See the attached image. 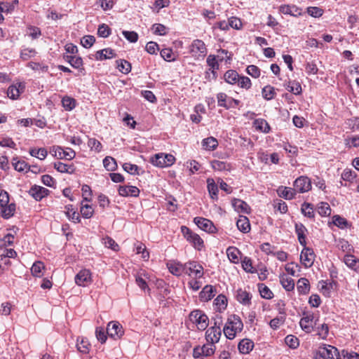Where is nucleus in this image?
Returning a JSON list of instances; mask_svg holds the SVG:
<instances>
[{
    "mask_svg": "<svg viewBox=\"0 0 359 359\" xmlns=\"http://www.w3.org/2000/svg\"><path fill=\"white\" fill-rule=\"evenodd\" d=\"M243 324L241 318L236 315H231L225 324L223 332L227 339H233L236 333L241 332Z\"/></svg>",
    "mask_w": 359,
    "mask_h": 359,
    "instance_id": "nucleus-1",
    "label": "nucleus"
},
{
    "mask_svg": "<svg viewBox=\"0 0 359 359\" xmlns=\"http://www.w3.org/2000/svg\"><path fill=\"white\" fill-rule=\"evenodd\" d=\"M212 320H214V325L207 330L205 336L207 341L214 344L219 341L221 337L222 319L220 315L216 314Z\"/></svg>",
    "mask_w": 359,
    "mask_h": 359,
    "instance_id": "nucleus-2",
    "label": "nucleus"
},
{
    "mask_svg": "<svg viewBox=\"0 0 359 359\" xmlns=\"http://www.w3.org/2000/svg\"><path fill=\"white\" fill-rule=\"evenodd\" d=\"M175 158L173 155L165 153H158L151 157L150 162L158 168L170 167L174 164Z\"/></svg>",
    "mask_w": 359,
    "mask_h": 359,
    "instance_id": "nucleus-3",
    "label": "nucleus"
},
{
    "mask_svg": "<svg viewBox=\"0 0 359 359\" xmlns=\"http://www.w3.org/2000/svg\"><path fill=\"white\" fill-rule=\"evenodd\" d=\"M339 352L331 345L324 344L318 347L315 359H339Z\"/></svg>",
    "mask_w": 359,
    "mask_h": 359,
    "instance_id": "nucleus-4",
    "label": "nucleus"
},
{
    "mask_svg": "<svg viewBox=\"0 0 359 359\" xmlns=\"http://www.w3.org/2000/svg\"><path fill=\"white\" fill-rule=\"evenodd\" d=\"M189 320L199 330H205L208 325V316L200 310H194L189 314Z\"/></svg>",
    "mask_w": 359,
    "mask_h": 359,
    "instance_id": "nucleus-5",
    "label": "nucleus"
},
{
    "mask_svg": "<svg viewBox=\"0 0 359 359\" xmlns=\"http://www.w3.org/2000/svg\"><path fill=\"white\" fill-rule=\"evenodd\" d=\"M181 231L186 239L191 243L194 247L200 250L203 247V241L196 233H193L188 227L182 226Z\"/></svg>",
    "mask_w": 359,
    "mask_h": 359,
    "instance_id": "nucleus-6",
    "label": "nucleus"
},
{
    "mask_svg": "<svg viewBox=\"0 0 359 359\" xmlns=\"http://www.w3.org/2000/svg\"><path fill=\"white\" fill-rule=\"evenodd\" d=\"M185 273L189 276H194V278H201L203 276V267L197 262L191 261L184 264Z\"/></svg>",
    "mask_w": 359,
    "mask_h": 359,
    "instance_id": "nucleus-7",
    "label": "nucleus"
},
{
    "mask_svg": "<svg viewBox=\"0 0 359 359\" xmlns=\"http://www.w3.org/2000/svg\"><path fill=\"white\" fill-rule=\"evenodd\" d=\"M107 334L109 337L117 340L124 334V330L119 322L111 321L107 325Z\"/></svg>",
    "mask_w": 359,
    "mask_h": 359,
    "instance_id": "nucleus-8",
    "label": "nucleus"
},
{
    "mask_svg": "<svg viewBox=\"0 0 359 359\" xmlns=\"http://www.w3.org/2000/svg\"><path fill=\"white\" fill-rule=\"evenodd\" d=\"M215 345L209 342L202 346L196 347L194 349L193 355L195 358L200 357H210L215 353Z\"/></svg>",
    "mask_w": 359,
    "mask_h": 359,
    "instance_id": "nucleus-9",
    "label": "nucleus"
},
{
    "mask_svg": "<svg viewBox=\"0 0 359 359\" xmlns=\"http://www.w3.org/2000/svg\"><path fill=\"white\" fill-rule=\"evenodd\" d=\"M304 247L300 255L301 262L306 268H309L313 264L316 255L311 248Z\"/></svg>",
    "mask_w": 359,
    "mask_h": 359,
    "instance_id": "nucleus-10",
    "label": "nucleus"
},
{
    "mask_svg": "<svg viewBox=\"0 0 359 359\" xmlns=\"http://www.w3.org/2000/svg\"><path fill=\"white\" fill-rule=\"evenodd\" d=\"M311 183L307 177L301 176L294 182V189L295 192H307L311 189Z\"/></svg>",
    "mask_w": 359,
    "mask_h": 359,
    "instance_id": "nucleus-11",
    "label": "nucleus"
},
{
    "mask_svg": "<svg viewBox=\"0 0 359 359\" xmlns=\"http://www.w3.org/2000/svg\"><path fill=\"white\" fill-rule=\"evenodd\" d=\"M191 52L196 57H204L207 53V48L205 43L199 39L194 40L191 46Z\"/></svg>",
    "mask_w": 359,
    "mask_h": 359,
    "instance_id": "nucleus-12",
    "label": "nucleus"
},
{
    "mask_svg": "<svg viewBox=\"0 0 359 359\" xmlns=\"http://www.w3.org/2000/svg\"><path fill=\"white\" fill-rule=\"evenodd\" d=\"M313 320L314 316L312 313H304V317H302L299 322V325L301 328L305 331L306 333H310L313 330Z\"/></svg>",
    "mask_w": 359,
    "mask_h": 359,
    "instance_id": "nucleus-13",
    "label": "nucleus"
},
{
    "mask_svg": "<svg viewBox=\"0 0 359 359\" xmlns=\"http://www.w3.org/2000/svg\"><path fill=\"white\" fill-rule=\"evenodd\" d=\"M194 223L198 226V228L208 233H214L216 230L213 223L203 217H197L194 219Z\"/></svg>",
    "mask_w": 359,
    "mask_h": 359,
    "instance_id": "nucleus-14",
    "label": "nucleus"
},
{
    "mask_svg": "<svg viewBox=\"0 0 359 359\" xmlns=\"http://www.w3.org/2000/svg\"><path fill=\"white\" fill-rule=\"evenodd\" d=\"M25 88V84L24 83L18 82L8 87L7 95L11 99L16 100L19 97L20 95L24 92Z\"/></svg>",
    "mask_w": 359,
    "mask_h": 359,
    "instance_id": "nucleus-15",
    "label": "nucleus"
},
{
    "mask_svg": "<svg viewBox=\"0 0 359 359\" xmlns=\"http://www.w3.org/2000/svg\"><path fill=\"white\" fill-rule=\"evenodd\" d=\"M50 191L41 186L34 185L29 191V194L36 200L41 201L44 197L47 196Z\"/></svg>",
    "mask_w": 359,
    "mask_h": 359,
    "instance_id": "nucleus-16",
    "label": "nucleus"
},
{
    "mask_svg": "<svg viewBox=\"0 0 359 359\" xmlns=\"http://www.w3.org/2000/svg\"><path fill=\"white\" fill-rule=\"evenodd\" d=\"M90 280L91 273L88 269L81 270L75 276V283L79 286H85Z\"/></svg>",
    "mask_w": 359,
    "mask_h": 359,
    "instance_id": "nucleus-17",
    "label": "nucleus"
},
{
    "mask_svg": "<svg viewBox=\"0 0 359 359\" xmlns=\"http://www.w3.org/2000/svg\"><path fill=\"white\" fill-rule=\"evenodd\" d=\"M216 294V290L212 285H205L201 292L199 293V299L201 302H208Z\"/></svg>",
    "mask_w": 359,
    "mask_h": 359,
    "instance_id": "nucleus-18",
    "label": "nucleus"
},
{
    "mask_svg": "<svg viewBox=\"0 0 359 359\" xmlns=\"http://www.w3.org/2000/svg\"><path fill=\"white\" fill-rule=\"evenodd\" d=\"M118 194L121 196H134L136 197L140 194V190L134 186H120L118 188Z\"/></svg>",
    "mask_w": 359,
    "mask_h": 359,
    "instance_id": "nucleus-19",
    "label": "nucleus"
},
{
    "mask_svg": "<svg viewBox=\"0 0 359 359\" xmlns=\"http://www.w3.org/2000/svg\"><path fill=\"white\" fill-rule=\"evenodd\" d=\"M57 150L58 151V154H54V156L60 159L65 158L67 160H72L76 155L75 151L70 148H66V149H64L61 147H57Z\"/></svg>",
    "mask_w": 359,
    "mask_h": 359,
    "instance_id": "nucleus-20",
    "label": "nucleus"
},
{
    "mask_svg": "<svg viewBox=\"0 0 359 359\" xmlns=\"http://www.w3.org/2000/svg\"><path fill=\"white\" fill-rule=\"evenodd\" d=\"M232 205L233 206L235 210H236L238 212L245 214H248L250 212V208L249 205L241 199H233L232 201Z\"/></svg>",
    "mask_w": 359,
    "mask_h": 359,
    "instance_id": "nucleus-21",
    "label": "nucleus"
},
{
    "mask_svg": "<svg viewBox=\"0 0 359 359\" xmlns=\"http://www.w3.org/2000/svg\"><path fill=\"white\" fill-rule=\"evenodd\" d=\"M278 194L280 197L284 198L286 200H291L292 199L296 192L294 189V188L290 187H280L277 190Z\"/></svg>",
    "mask_w": 359,
    "mask_h": 359,
    "instance_id": "nucleus-22",
    "label": "nucleus"
},
{
    "mask_svg": "<svg viewBox=\"0 0 359 359\" xmlns=\"http://www.w3.org/2000/svg\"><path fill=\"white\" fill-rule=\"evenodd\" d=\"M63 57L74 68L79 69L83 65V60L81 57L67 54L64 55Z\"/></svg>",
    "mask_w": 359,
    "mask_h": 359,
    "instance_id": "nucleus-23",
    "label": "nucleus"
},
{
    "mask_svg": "<svg viewBox=\"0 0 359 359\" xmlns=\"http://www.w3.org/2000/svg\"><path fill=\"white\" fill-rule=\"evenodd\" d=\"M346 265L350 269L358 271L359 270V259L352 255H346L344 258Z\"/></svg>",
    "mask_w": 359,
    "mask_h": 359,
    "instance_id": "nucleus-24",
    "label": "nucleus"
},
{
    "mask_svg": "<svg viewBox=\"0 0 359 359\" xmlns=\"http://www.w3.org/2000/svg\"><path fill=\"white\" fill-rule=\"evenodd\" d=\"M280 11L285 15L297 16L301 15V10L296 6L282 5Z\"/></svg>",
    "mask_w": 359,
    "mask_h": 359,
    "instance_id": "nucleus-25",
    "label": "nucleus"
},
{
    "mask_svg": "<svg viewBox=\"0 0 359 359\" xmlns=\"http://www.w3.org/2000/svg\"><path fill=\"white\" fill-rule=\"evenodd\" d=\"M307 231L306 227L301 223L295 224V232L297 235L299 243L305 246L306 245L305 232Z\"/></svg>",
    "mask_w": 359,
    "mask_h": 359,
    "instance_id": "nucleus-26",
    "label": "nucleus"
},
{
    "mask_svg": "<svg viewBox=\"0 0 359 359\" xmlns=\"http://www.w3.org/2000/svg\"><path fill=\"white\" fill-rule=\"evenodd\" d=\"M254 343L248 339H242L238 344V350L243 354H247L252 350Z\"/></svg>",
    "mask_w": 359,
    "mask_h": 359,
    "instance_id": "nucleus-27",
    "label": "nucleus"
},
{
    "mask_svg": "<svg viewBox=\"0 0 359 359\" xmlns=\"http://www.w3.org/2000/svg\"><path fill=\"white\" fill-rule=\"evenodd\" d=\"M116 55L114 50L111 48H104L97 51L95 58L97 60H103L114 57Z\"/></svg>",
    "mask_w": 359,
    "mask_h": 359,
    "instance_id": "nucleus-28",
    "label": "nucleus"
},
{
    "mask_svg": "<svg viewBox=\"0 0 359 359\" xmlns=\"http://www.w3.org/2000/svg\"><path fill=\"white\" fill-rule=\"evenodd\" d=\"M238 229L243 232L247 233L250 229V224L249 219L247 217L241 215L236 222Z\"/></svg>",
    "mask_w": 359,
    "mask_h": 359,
    "instance_id": "nucleus-29",
    "label": "nucleus"
},
{
    "mask_svg": "<svg viewBox=\"0 0 359 359\" xmlns=\"http://www.w3.org/2000/svg\"><path fill=\"white\" fill-rule=\"evenodd\" d=\"M253 126L257 130L268 133L270 131V126L268 122L263 118L255 119L253 122Z\"/></svg>",
    "mask_w": 359,
    "mask_h": 359,
    "instance_id": "nucleus-30",
    "label": "nucleus"
},
{
    "mask_svg": "<svg viewBox=\"0 0 359 359\" xmlns=\"http://www.w3.org/2000/svg\"><path fill=\"white\" fill-rule=\"evenodd\" d=\"M217 146L218 142L217 139L213 137L205 138L202 141V147L205 150L213 151L217 147Z\"/></svg>",
    "mask_w": 359,
    "mask_h": 359,
    "instance_id": "nucleus-31",
    "label": "nucleus"
},
{
    "mask_svg": "<svg viewBox=\"0 0 359 359\" xmlns=\"http://www.w3.org/2000/svg\"><path fill=\"white\" fill-rule=\"evenodd\" d=\"M251 295L249 292L241 289L238 290L236 294L237 300L243 305H250L251 300Z\"/></svg>",
    "mask_w": 359,
    "mask_h": 359,
    "instance_id": "nucleus-32",
    "label": "nucleus"
},
{
    "mask_svg": "<svg viewBox=\"0 0 359 359\" xmlns=\"http://www.w3.org/2000/svg\"><path fill=\"white\" fill-rule=\"evenodd\" d=\"M44 270H45L44 264L40 261L35 262L31 268L32 274L34 276L38 277V278H41L43 276Z\"/></svg>",
    "mask_w": 359,
    "mask_h": 359,
    "instance_id": "nucleus-33",
    "label": "nucleus"
},
{
    "mask_svg": "<svg viewBox=\"0 0 359 359\" xmlns=\"http://www.w3.org/2000/svg\"><path fill=\"white\" fill-rule=\"evenodd\" d=\"M15 212V204L11 203L1 207V215L4 219L12 217Z\"/></svg>",
    "mask_w": 359,
    "mask_h": 359,
    "instance_id": "nucleus-34",
    "label": "nucleus"
},
{
    "mask_svg": "<svg viewBox=\"0 0 359 359\" xmlns=\"http://www.w3.org/2000/svg\"><path fill=\"white\" fill-rule=\"evenodd\" d=\"M280 281L283 287L287 291H292L294 288V280L288 277L286 275H283L280 277Z\"/></svg>",
    "mask_w": 359,
    "mask_h": 359,
    "instance_id": "nucleus-35",
    "label": "nucleus"
},
{
    "mask_svg": "<svg viewBox=\"0 0 359 359\" xmlns=\"http://www.w3.org/2000/svg\"><path fill=\"white\" fill-rule=\"evenodd\" d=\"M214 305L215 306V309L219 312L224 310L227 306L226 297L223 294L218 295L214 300Z\"/></svg>",
    "mask_w": 359,
    "mask_h": 359,
    "instance_id": "nucleus-36",
    "label": "nucleus"
},
{
    "mask_svg": "<svg viewBox=\"0 0 359 359\" xmlns=\"http://www.w3.org/2000/svg\"><path fill=\"white\" fill-rule=\"evenodd\" d=\"M310 290L309 280L305 278H302L297 281V290L299 293L306 294Z\"/></svg>",
    "mask_w": 359,
    "mask_h": 359,
    "instance_id": "nucleus-37",
    "label": "nucleus"
},
{
    "mask_svg": "<svg viewBox=\"0 0 359 359\" xmlns=\"http://www.w3.org/2000/svg\"><path fill=\"white\" fill-rule=\"evenodd\" d=\"M226 254L229 259L233 263H238L239 261L238 255L240 251L235 247H229L226 249Z\"/></svg>",
    "mask_w": 359,
    "mask_h": 359,
    "instance_id": "nucleus-38",
    "label": "nucleus"
},
{
    "mask_svg": "<svg viewBox=\"0 0 359 359\" xmlns=\"http://www.w3.org/2000/svg\"><path fill=\"white\" fill-rule=\"evenodd\" d=\"M208 190L212 199H217L218 187L213 179H208Z\"/></svg>",
    "mask_w": 359,
    "mask_h": 359,
    "instance_id": "nucleus-39",
    "label": "nucleus"
},
{
    "mask_svg": "<svg viewBox=\"0 0 359 359\" xmlns=\"http://www.w3.org/2000/svg\"><path fill=\"white\" fill-rule=\"evenodd\" d=\"M239 75L235 70H228L224 74V80L230 84H236L238 81Z\"/></svg>",
    "mask_w": 359,
    "mask_h": 359,
    "instance_id": "nucleus-40",
    "label": "nucleus"
},
{
    "mask_svg": "<svg viewBox=\"0 0 359 359\" xmlns=\"http://www.w3.org/2000/svg\"><path fill=\"white\" fill-rule=\"evenodd\" d=\"M211 166L212 169L215 170L222 171V170H229L231 168V165L229 163H226L224 161H220L218 160H214L211 162Z\"/></svg>",
    "mask_w": 359,
    "mask_h": 359,
    "instance_id": "nucleus-41",
    "label": "nucleus"
},
{
    "mask_svg": "<svg viewBox=\"0 0 359 359\" xmlns=\"http://www.w3.org/2000/svg\"><path fill=\"white\" fill-rule=\"evenodd\" d=\"M168 269L170 272L175 276H179L182 273H185V268L184 267V264L180 263L170 264L168 266Z\"/></svg>",
    "mask_w": 359,
    "mask_h": 359,
    "instance_id": "nucleus-42",
    "label": "nucleus"
},
{
    "mask_svg": "<svg viewBox=\"0 0 359 359\" xmlns=\"http://www.w3.org/2000/svg\"><path fill=\"white\" fill-rule=\"evenodd\" d=\"M117 67L118 70L123 74H128L131 70V65L129 62L125 60H117Z\"/></svg>",
    "mask_w": 359,
    "mask_h": 359,
    "instance_id": "nucleus-43",
    "label": "nucleus"
},
{
    "mask_svg": "<svg viewBox=\"0 0 359 359\" xmlns=\"http://www.w3.org/2000/svg\"><path fill=\"white\" fill-rule=\"evenodd\" d=\"M259 291L262 297L271 299L273 297V294L271 290L266 286L264 284H259L258 285Z\"/></svg>",
    "mask_w": 359,
    "mask_h": 359,
    "instance_id": "nucleus-44",
    "label": "nucleus"
},
{
    "mask_svg": "<svg viewBox=\"0 0 359 359\" xmlns=\"http://www.w3.org/2000/svg\"><path fill=\"white\" fill-rule=\"evenodd\" d=\"M29 154L32 156L38 158L40 160H43L47 156L48 152L44 148H33L29 150Z\"/></svg>",
    "mask_w": 359,
    "mask_h": 359,
    "instance_id": "nucleus-45",
    "label": "nucleus"
},
{
    "mask_svg": "<svg viewBox=\"0 0 359 359\" xmlns=\"http://www.w3.org/2000/svg\"><path fill=\"white\" fill-rule=\"evenodd\" d=\"M54 168L56 169L58 172L62 173H72L74 172V168L72 166H69L67 164L63 163L62 162L55 163Z\"/></svg>",
    "mask_w": 359,
    "mask_h": 359,
    "instance_id": "nucleus-46",
    "label": "nucleus"
},
{
    "mask_svg": "<svg viewBox=\"0 0 359 359\" xmlns=\"http://www.w3.org/2000/svg\"><path fill=\"white\" fill-rule=\"evenodd\" d=\"M103 165L108 171H114L117 167L115 159L111 156H107L104 158Z\"/></svg>",
    "mask_w": 359,
    "mask_h": 359,
    "instance_id": "nucleus-47",
    "label": "nucleus"
},
{
    "mask_svg": "<svg viewBox=\"0 0 359 359\" xmlns=\"http://www.w3.org/2000/svg\"><path fill=\"white\" fill-rule=\"evenodd\" d=\"M287 90L294 95H299L302 93V86L298 81H289L287 86Z\"/></svg>",
    "mask_w": 359,
    "mask_h": 359,
    "instance_id": "nucleus-48",
    "label": "nucleus"
},
{
    "mask_svg": "<svg viewBox=\"0 0 359 359\" xmlns=\"http://www.w3.org/2000/svg\"><path fill=\"white\" fill-rule=\"evenodd\" d=\"M62 104L66 110L71 111L76 107V100L72 97L66 96L62 99Z\"/></svg>",
    "mask_w": 359,
    "mask_h": 359,
    "instance_id": "nucleus-49",
    "label": "nucleus"
},
{
    "mask_svg": "<svg viewBox=\"0 0 359 359\" xmlns=\"http://www.w3.org/2000/svg\"><path fill=\"white\" fill-rule=\"evenodd\" d=\"M242 267L243 270H245L248 273H255L256 270L252 266V260L248 257H245L241 262Z\"/></svg>",
    "mask_w": 359,
    "mask_h": 359,
    "instance_id": "nucleus-50",
    "label": "nucleus"
},
{
    "mask_svg": "<svg viewBox=\"0 0 359 359\" xmlns=\"http://www.w3.org/2000/svg\"><path fill=\"white\" fill-rule=\"evenodd\" d=\"M332 223L340 229H345L348 226L347 220L340 217L339 215H334L332 217Z\"/></svg>",
    "mask_w": 359,
    "mask_h": 359,
    "instance_id": "nucleus-51",
    "label": "nucleus"
},
{
    "mask_svg": "<svg viewBox=\"0 0 359 359\" xmlns=\"http://www.w3.org/2000/svg\"><path fill=\"white\" fill-rule=\"evenodd\" d=\"M12 164L14 167V169L19 172H22L27 169L28 165L24 161H18V158H13L12 161Z\"/></svg>",
    "mask_w": 359,
    "mask_h": 359,
    "instance_id": "nucleus-52",
    "label": "nucleus"
},
{
    "mask_svg": "<svg viewBox=\"0 0 359 359\" xmlns=\"http://www.w3.org/2000/svg\"><path fill=\"white\" fill-rule=\"evenodd\" d=\"M301 210L304 216L309 218H313L314 217L313 208L311 204L304 203L302 205Z\"/></svg>",
    "mask_w": 359,
    "mask_h": 359,
    "instance_id": "nucleus-53",
    "label": "nucleus"
},
{
    "mask_svg": "<svg viewBox=\"0 0 359 359\" xmlns=\"http://www.w3.org/2000/svg\"><path fill=\"white\" fill-rule=\"evenodd\" d=\"M356 177V174L355 171L351 170V169H345L343 172L341 173V178L344 181L348 182H353L355 178Z\"/></svg>",
    "mask_w": 359,
    "mask_h": 359,
    "instance_id": "nucleus-54",
    "label": "nucleus"
},
{
    "mask_svg": "<svg viewBox=\"0 0 359 359\" xmlns=\"http://www.w3.org/2000/svg\"><path fill=\"white\" fill-rule=\"evenodd\" d=\"M275 94L274 88L271 86H266L262 89V96L267 100H270L273 98Z\"/></svg>",
    "mask_w": 359,
    "mask_h": 359,
    "instance_id": "nucleus-55",
    "label": "nucleus"
},
{
    "mask_svg": "<svg viewBox=\"0 0 359 359\" xmlns=\"http://www.w3.org/2000/svg\"><path fill=\"white\" fill-rule=\"evenodd\" d=\"M103 244L105 247L110 248L114 251H118L119 249L118 245L111 238L107 236L103 239Z\"/></svg>",
    "mask_w": 359,
    "mask_h": 359,
    "instance_id": "nucleus-56",
    "label": "nucleus"
},
{
    "mask_svg": "<svg viewBox=\"0 0 359 359\" xmlns=\"http://www.w3.org/2000/svg\"><path fill=\"white\" fill-rule=\"evenodd\" d=\"M89 343L86 339L81 338V341L76 344L77 349L81 353H87L89 350Z\"/></svg>",
    "mask_w": 359,
    "mask_h": 359,
    "instance_id": "nucleus-57",
    "label": "nucleus"
},
{
    "mask_svg": "<svg viewBox=\"0 0 359 359\" xmlns=\"http://www.w3.org/2000/svg\"><path fill=\"white\" fill-rule=\"evenodd\" d=\"M285 341L292 348H295L299 346V339L294 335H287L285 339Z\"/></svg>",
    "mask_w": 359,
    "mask_h": 359,
    "instance_id": "nucleus-58",
    "label": "nucleus"
},
{
    "mask_svg": "<svg viewBox=\"0 0 359 359\" xmlns=\"http://www.w3.org/2000/svg\"><path fill=\"white\" fill-rule=\"evenodd\" d=\"M94 210L93 208L88 205H82L81 208V213L85 218H90L93 215Z\"/></svg>",
    "mask_w": 359,
    "mask_h": 359,
    "instance_id": "nucleus-59",
    "label": "nucleus"
},
{
    "mask_svg": "<svg viewBox=\"0 0 359 359\" xmlns=\"http://www.w3.org/2000/svg\"><path fill=\"white\" fill-rule=\"evenodd\" d=\"M36 52L34 49L32 48H25L20 53V57L23 60H27L31 57L35 56Z\"/></svg>",
    "mask_w": 359,
    "mask_h": 359,
    "instance_id": "nucleus-60",
    "label": "nucleus"
},
{
    "mask_svg": "<svg viewBox=\"0 0 359 359\" xmlns=\"http://www.w3.org/2000/svg\"><path fill=\"white\" fill-rule=\"evenodd\" d=\"M95 4L104 11H108L112 8L114 2L112 0H97Z\"/></svg>",
    "mask_w": 359,
    "mask_h": 359,
    "instance_id": "nucleus-61",
    "label": "nucleus"
},
{
    "mask_svg": "<svg viewBox=\"0 0 359 359\" xmlns=\"http://www.w3.org/2000/svg\"><path fill=\"white\" fill-rule=\"evenodd\" d=\"M97 34L101 37L107 38L110 35L111 29L108 27V25L105 24H102L98 27Z\"/></svg>",
    "mask_w": 359,
    "mask_h": 359,
    "instance_id": "nucleus-62",
    "label": "nucleus"
},
{
    "mask_svg": "<svg viewBox=\"0 0 359 359\" xmlns=\"http://www.w3.org/2000/svg\"><path fill=\"white\" fill-rule=\"evenodd\" d=\"M95 41V39L93 36L88 35L83 36L81 40V43L85 48L91 47Z\"/></svg>",
    "mask_w": 359,
    "mask_h": 359,
    "instance_id": "nucleus-63",
    "label": "nucleus"
},
{
    "mask_svg": "<svg viewBox=\"0 0 359 359\" xmlns=\"http://www.w3.org/2000/svg\"><path fill=\"white\" fill-rule=\"evenodd\" d=\"M122 34L124 36V37L130 42L135 43L138 39V34L135 32L123 31Z\"/></svg>",
    "mask_w": 359,
    "mask_h": 359,
    "instance_id": "nucleus-64",
    "label": "nucleus"
}]
</instances>
